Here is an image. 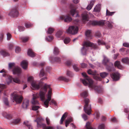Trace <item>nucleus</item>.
I'll use <instances>...</instances> for the list:
<instances>
[{
    "mask_svg": "<svg viewBox=\"0 0 129 129\" xmlns=\"http://www.w3.org/2000/svg\"><path fill=\"white\" fill-rule=\"evenodd\" d=\"M50 85L45 84L40 89L39 96L41 100L44 102V106L47 108L49 104L50 105H56V102L53 99L51 100L52 89Z\"/></svg>",
    "mask_w": 129,
    "mask_h": 129,
    "instance_id": "1",
    "label": "nucleus"
},
{
    "mask_svg": "<svg viewBox=\"0 0 129 129\" xmlns=\"http://www.w3.org/2000/svg\"><path fill=\"white\" fill-rule=\"evenodd\" d=\"M82 74L83 77L85 78L83 79H80V80L84 85H88L89 87L94 88L95 91L98 93L102 92V88L100 86H94L93 84V81L88 76L86 73L83 72L82 73Z\"/></svg>",
    "mask_w": 129,
    "mask_h": 129,
    "instance_id": "2",
    "label": "nucleus"
},
{
    "mask_svg": "<svg viewBox=\"0 0 129 129\" xmlns=\"http://www.w3.org/2000/svg\"><path fill=\"white\" fill-rule=\"evenodd\" d=\"M80 95L82 97L85 99L84 101L85 105L84 107V110L85 113L88 115H90L91 113V108L90 105H88L89 100L88 99L86 98L88 95L87 91H84L80 94Z\"/></svg>",
    "mask_w": 129,
    "mask_h": 129,
    "instance_id": "3",
    "label": "nucleus"
},
{
    "mask_svg": "<svg viewBox=\"0 0 129 129\" xmlns=\"http://www.w3.org/2000/svg\"><path fill=\"white\" fill-rule=\"evenodd\" d=\"M88 47H91L92 48L95 49L98 48L97 45L89 41L84 42L83 44V48L81 49L82 53L84 55H86Z\"/></svg>",
    "mask_w": 129,
    "mask_h": 129,
    "instance_id": "4",
    "label": "nucleus"
},
{
    "mask_svg": "<svg viewBox=\"0 0 129 129\" xmlns=\"http://www.w3.org/2000/svg\"><path fill=\"white\" fill-rule=\"evenodd\" d=\"M104 59L103 63L104 65L106 66L107 69L109 71H113L114 70L113 64L112 63L110 62L109 59L105 55L103 56Z\"/></svg>",
    "mask_w": 129,
    "mask_h": 129,
    "instance_id": "5",
    "label": "nucleus"
},
{
    "mask_svg": "<svg viewBox=\"0 0 129 129\" xmlns=\"http://www.w3.org/2000/svg\"><path fill=\"white\" fill-rule=\"evenodd\" d=\"M27 81L31 82V85L33 89H38L39 88V82L38 81H34V77L33 76L29 77L27 79Z\"/></svg>",
    "mask_w": 129,
    "mask_h": 129,
    "instance_id": "6",
    "label": "nucleus"
},
{
    "mask_svg": "<svg viewBox=\"0 0 129 129\" xmlns=\"http://www.w3.org/2000/svg\"><path fill=\"white\" fill-rule=\"evenodd\" d=\"M11 96L17 104L20 103L23 99V97L18 94L17 92H14L12 93L11 95Z\"/></svg>",
    "mask_w": 129,
    "mask_h": 129,
    "instance_id": "7",
    "label": "nucleus"
},
{
    "mask_svg": "<svg viewBox=\"0 0 129 129\" xmlns=\"http://www.w3.org/2000/svg\"><path fill=\"white\" fill-rule=\"evenodd\" d=\"M78 28L77 26H71L67 30L66 32L68 34H75L77 33Z\"/></svg>",
    "mask_w": 129,
    "mask_h": 129,
    "instance_id": "8",
    "label": "nucleus"
},
{
    "mask_svg": "<svg viewBox=\"0 0 129 129\" xmlns=\"http://www.w3.org/2000/svg\"><path fill=\"white\" fill-rule=\"evenodd\" d=\"M8 81H7V84H9L13 81L16 83H20V80L18 78H13L12 76H9L8 77Z\"/></svg>",
    "mask_w": 129,
    "mask_h": 129,
    "instance_id": "9",
    "label": "nucleus"
},
{
    "mask_svg": "<svg viewBox=\"0 0 129 129\" xmlns=\"http://www.w3.org/2000/svg\"><path fill=\"white\" fill-rule=\"evenodd\" d=\"M18 12L17 8L13 9L9 14V15L13 17H16L18 16Z\"/></svg>",
    "mask_w": 129,
    "mask_h": 129,
    "instance_id": "10",
    "label": "nucleus"
},
{
    "mask_svg": "<svg viewBox=\"0 0 129 129\" xmlns=\"http://www.w3.org/2000/svg\"><path fill=\"white\" fill-rule=\"evenodd\" d=\"M105 21L104 20H101L100 21H93L91 22L92 25L99 26L105 25Z\"/></svg>",
    "mask_w": 129,
    "mask_h": 129,
    "instance_id": "11",
    "label": "nucleus"
},
{
    "mask_svg": "<svg viewBox=\"0 0 129 129\" xmlns=\"http://www.w3.org/2000/svg\"><path fill=\"white\" fill-rule=\"evenodd\" d=\"M39 94L37 93L35 94H33V99L31 101L32 104L33 105H38L39 104V103L38 101H37L36 99L39 97Z\"/></svg>",
    "mask_w": 129,
    "mask_h": 129,
    "instance_id": "12",
    "label": "nucleus"
},
{
    "mask_svg": "<svg viewBox=\"0 0 129 129\" xmlns=\"http://www.w3.org/2000/svg\"><path fill=\"white\" fill-rule=\"evenodd\" d=\"M70 8L71 9V10L70 11V13L71 15L72 16H74V15L76 13L77 15L76 17L79 16L78 14L77 13V12L76 11V9H75V6L73 4H71L70 6Z\"/></svg>",
    "mask_w": 129,
    "mask_h": 129,
    "instance_id": "13",
    "label": "nucleus"
},
{
    "mask_svg": "<svg viewBox=\"0 0 129 129\" xmlns=\"http://www.w3.org/2000/svg\"><path fill=\"white\" fill-rule=\"evenodd\" d=\"M41 120L39 118H37L35 120V121L37 123V125L38 128H44L46 127V124L41 123Z\"/></svg>",
    "mask_w": 129,
    "mask_h": 129,
    "instance_id": "14",
    "label": "nucleus"
},
{
    "mask_svg": "<svg viewBox=\"0 0 129 129\" xmlns=\"http://www.w3.org/2000/svg\"><path fill=\"white\" fill-rule=\"evenodd\" d=\"M60 19L62 20L64 19V21L66 22H69L72 20V18L70 17L69 15L66 16H62L60 17Z\"/></svg>",
    "mask_w": 129,
    "mask_h": 129,
    "instance_id": "15",
    "label": "nucleus"
},
{
    "mask_svg": "<svg viewBox=\"0 0 129 129\" xmlns=\"http://www.w3.org/2000/svg\"><path fill=\"white\" fill-rule=\"evenodd\" d=\"M13 73L14 74H17L19 75L21 72V68L18 66L15 67L13 70Z\"/></svg>",
    "mask_w": 129,
    "mask_h": 129,
    "instance_id": "16",
    "label": "nucleus"
},
{
    "mask_svg": "<svg viewBox=\"0 0 129 129\" xmlns=\"http://www.w3.org/2000/svg\"><path fill=\"white\" fill-rule=\"evenodd\" d=\"M111 77L114 81H117L120 78V75L117 73H115L111 75Z\"/></svg>",
    "mask_w": 129,
    "mask_h": 129,
    "instance_id": "17",
    "label": "nucleus"
},
{
    "mask_svg": "<svg viewBox=\"0 0 129 129\" xmlns=\"http://www.w3.org/2000/svg\"><path fill=\"white\" fill-rule=\"evenodd\" d=\"M85 35L86 38L88 39H91L92 38V35L91 30H87L85 33Z\"/></svg>",
    "mask_w": 129,
    "mask_h": 129,
    "instance_id": "18",
    "label": "nucleus"
},
{
    "mask_svg": "<svg viewBox=\"0 0 129 129\" xmlns=\"http://www.w3.org/2000/svg\"><path fill=\"white\" fill-rule=\"evenodd\" d=\"M29 101L28 100H24L22 104L23 108L24 109H26L29 105Z\"/></svg>",
    "mask_w": 129,
    "mask_h": 129,
    "instance_id": "19",
    "label": "nucleus"
},
{
    "mask_svg": "<svg viewBox=\"0 0 129 129\" xmlns=\"http://www.w3.org/2000/svg\"><path fill=\"white\" fill-rule=\"evenodd\" d=\"M28 65V62L26 60H23L21 63V66L24 69H25L27 68Z\"/></svg>",
    "mask_w": 129,
    "mask_h": 129,
    "instance_id": "20",
    "label": "nucleus"
},
{
    "mask_svg": "<svg viewBox=\"0 0 129 129\" xmlns=\"http://www.w3.org/2000/svg\"><path fill=\"white\" fill-rule=\"evenodd\" d=\"M105 26H107L108 28L111 29L113 27V23L112 22L107 21L105 22Z\"/></svg>",
    "mask_w": 129,
    "mask_h": 129,
    "instance_id": "21",
    "label": "nucleus"
},
{
    "mask_svg": "<svg viewBox=\"0 0 129 129\" xmlns=\"http://www.w3.org/2000/svg\"><path fill=\"white\" fill-rule=\"evenodd\" d=\"M88 14L86 13L82 14V20L85 21H88Z\"/></svg>",
    "mask_w": 129,
    "mask_h": 129,
    "instance_id": "22",
    "label": "nucleus"
},
{
    "mask_svg": "<svg viewBox=\"0 0 129 129\" xmlns=\"http://www.w3.org/2000/svg\"><path fill=\"white\" fill-rule=\"evenodd\" d=\"M28 55L32 57H34L35 56V53L33 52L32 49H29L27 52Z\"/></svg>",
    "mask_w": 129,
    "mask_h": 129,
    "instance_id": "23",
    "label": "nucleus"
},
{
    "mask_svg": "<svg viewBox=\"0 0 129 129\" xmlns=\"http://www.w3.org/2000/svg\"><path fill=\"white\" fill-rule=\"evenodd\" d=\"M2 115L4 117L8 119H10L12 117V116L11 115L8 114L6 112H5L3 113Z\"/></svg>",
    "mask_w": 129,
    "mask_h": 129,
    "instance_id": "24",
    "label": "nucleus"
},
{
    "mask_svg": "<svg viewBox=\"0 0 129 129\" xmlns=\"http://www.w3.org/2000/svg\"><path fill=\"white\" fill-rule=\"evenodd\" d=\"M73 121V119L72 117H71L68 118L65 122L66 126L67 127L69 125V124Z\"/></svg>",
    "mask_w": 129,
    "mask_h": 129,
    "instance_id": "25",
    "label": "nucleus"
},
{
    "mask_svg": "<svg viewBox=\"0 0 129 129\" xmlns=\"http://www.w3.org/2000/svg\"><path fill=\"white\" fill-rule=\"evenodd\" d=\"M114 66L115 67H117L120 69H121L122 68V66L120 64V62L119 61H117L115 62Z\"/></svg>",
    "mask_w": 129,
    "mask_h": 129,
    "instance_id": "26",
    "label": "nucleus"
},
{
    "mask_svg": "<svg viewBox=\"0 0 129 129\" xmlns=\"http://www.w3.org/2000/svg\"><path fill=\"white\" fill-rule=\"evenodd\" d=\"M68 113L67 112H65L62 116L60 120V124H62L64 119H66L67 117Z\"/></svg>",
    "mask_w": 129,
    "mask_h": 129,
    "instance_id": "27",
    "label": "nucleus"
},
{
    "mask_svg": "<svg viewBox=\"0 0 129 129\" xmlns=\"http://www.w3.org/2000/svg\"><path fill=\"white\" fill-rule=\"evenodd\" d=\"M53 58L52 57H50L49 58V59L51 60V61L52 62L54 61L59 62L61 60L60 58L58 57H56L54 58V61L53 60Z\"/></svg>",
    "mask_w": 129,
    "mask_h": 129,
    "instance_id": "28",
    "label": "nucleus"
},
{
    "mask_svg": "<svg viewBox=\"0 0 129 129\" xmlns=\"http://www.w3.org/2000/svg\"><path fill=\"white\" fill-rule=\"evenodd\" d=\"M0 53L4 57L9 55V54L6 51L4 50H2L0 51Z\"/></svg>",
    "mask_w": 129,
    "mask_h": 129,
    "instance_id": "29",
    "label": "nucleus"
},
{
    "mask_svg": "<svg viewBox=\"0 0 129 129\" xmlns=\"http://www.w3.org/2000/svg\"><path fill=\"white\" fill-rule=\"evenodd\" d=\"M101 5L98 4L96 5L94 8V11L95 12H98L100 11V10Z\"/></svg>",
    "mask_w": 129,
    "mask_h": 129,
    "instance_id": "30",
    "label": "nucleus"
},
{
    "mask_svg": "<svg viewBox=\"0 0 129 129\" xmlns=\"http://www.w3.org/2000/svg\"><path fill=\"white\" fill-rule=\"evenodd\" d=\"M87 73L89 74L94 76L96 75L97 74L96 72L95 71H93L90 69H89L87 71Z\"/></svg>",
    "mask_w": 129,
    "mask_h": 129,
    "instance_id": "31",
    "label": "nucleus"
},
{
    "mask_svg": "<svg viewBox=\"0 0 129 129\" xmlns=\"http://www.w3.org/2000/svg\"><path fill=\"white\" fill-rule=\"evenodd\" d=\"M109 74V73L106 72H103L100 73V75L101 77L104 78L107 77Z\"/></svg>",
    "mask_w": 129,
    "mask_h": 129,
    "instance_id": "32",
    "label": "nucleus"
},
{
    "mask_svg": "<svg viewBox=\"0 0 129 129\" xmlns=\"http://www.w3.org/2000/svg\"><path fill=\"white\" fill-rule=\"evenodd\" d=\"M20 39L23 42H25L29 39V38L28 37H21L20 38Z\"/></svg>",
    "mask_w": 129,
    "mask_h": 129,
    "instance_id": "33",
    "label": "nucleus"
},
{
    "mask_svg": "<svg viewBox=\"0 0 129 129\" xmlns=\"http://www.w3.org/2000/svg\"><path fill=\"white\" fill-rule=\"evenodd\" d=\"M122 61L123 63L129 64V59L127 57L122 58Z\"/></svg>",
    "mask_w": 129,
    "mask_h": 129,
    "instance_id": "34",
    "label": "nucleus"
},
{
    "mask_svg": "<svg viewBox=\"0 0 129 129\" xmlns=\"http://www.w3.org/2000/svg\"><path fill=\"white\" fill-rule=\"evenodd\" d=\"M23 124L27 126L28 129H33L32 128L31 125L29 124L28 121H24L23 122Z\"/></svg>",
    "mask_w": 129,
    "mask_h": 129,
    "instance_id": "35",
    "label": "nucleus"
},
{
    "mask_svg": "<svg viewBox=\"0 0 129 129\" xmlns=\"http://www.w3.org/2000/svg\"><path fill=\"white\" fill-rule=\"evenodd\" d=\"M46 74L45 73L43 69H42L40 71L39 74V76L40 77H42L44 76H46Z\"/></svg>",
    "mask_w": 129,
    "mask_h": 129,
    "instance_id": "36",
    "label": "nucleus"
},
{
    "mask_svg": "<svg viewBox=\"0 0 129 129\" xmlns=\"http://www.w3.org/2000/svg\"><path fill=\"white\" fill-rule=\"evenodd\" d=\"M115 13V12H110L108 9L106 10V15L108 16H112L114 15Z\"/></svg>",
    "mask_w": 129,
    "mask_h": 129,
    "instance_id": "37",
    "label": "nucleus"
},
{
    "mask_svg": "<svg viewBox=\"0 0 129 129\" xmlns=\"http://www.w3.org/2000/svg\"><path fill=\"white\" fill-rule=\"evenodd\" d=\"M63 32L62 30H59L58 31L56 34V36L58 38L60 37Z\"/></svg>",
    "mask_w": 129,
    "mask_h": 129,
    "instance_id": "38",
    "label": "nucleus"
},
{
    "mask_svg": "<svg viewBox=\"0 0 129 129\" xmlns=\"http://www.w3.org/2000/svg\"><path fill=\"white\" fill-rule=\"evenodd\" d=\"M54 30V29L53 28L50 27L48 28L47 32L48 34H51L53 33Z\"/></svg>",
    "mask_w": 129,
    "mask_h": 129,
    "instance_id": "39",
    "label": "nucleus"
},
{
    "mask_svg": "<svg viewBox=\"0 0 129 129\" xmlns=\"http://www.w3.org/2000/svg\"><path fill=\"white\" fill-rule=\"evenodd\" d=\"M86 126L87 129H95L91 126L90 123L89 122L86 123Z\"/></svg>",
    "mask_w": 129,
    "mask_h": 129,
    "instance_id": "40",
    "label": "nucleus"
},
{
    "mask_svg": "<svg viewBox=\"0 0 129 129\" xmlns=\"http://www.w3.org/2000/svg\"><path fill=\"white\" fill-rule=\"evenodd\" d=\"M59 51L58 48L56 47H55L53 51V53L55 55L58 54L59 53Z\"/></svg>",
    "mask_w": 129,
    "mask_h": 129,
    "instance_id": "41",
    "label": "nucleus"
},
{
    "mask_svg": "<svg viewBox=\"0 0 129 129\" xmlns=\"http://www.w3.org/2000/svg\"><path fill=\"white\" fill-rule=\"evenodd\" d=\"M58 80H59L64 81H65L68 82V80L65 77L61 76L59 77L58 78Z\"/></svg>",
    "mask_w": 129,
    "mask_h": 129,
    "instance_id": "42",
    "label": "nucleus"
},
{
    "mask_svg": "<svg viewBox=\"0 0 129 129\" xmlns=\"http://www.w3.org/2000/svg\"><path fill=\"white\" fill-rule=\"evenodd\" d=\"M33 24L30 22H26L25 23V25L26 27L27 28H29L32 26Z\"/></svg>",
    "mask_w": 129,
    "mask_h": 129,
    "instance_id": "43",
    "label": "nucleus"
},
{
    "mask_svg": "<svg viewBox=\"0 0 129 129\" xmlns=\"http://www.w3.org/2000/svg\"><path fill=\"white\" fill-rule=\"evenodd\" d=\"M3 101L5 104L6 106L9 107V103L8 100L7 98H5L3 100Z\"/></svg>",
    "mask_w": 129,
    "mask_h": 129,
    "instance_id": "44",
    "label": "nucleus"
},
{
    "mask_svg": "<svg viewBox=\"0 0 129 129\" xmlns=\"http://www.w3.org/2000/svg\"><path fill=\"white\" fill-rule=\"evenodd\" d=\"M70 41V38L68 37H66L65 38L64 40V43L67 44L69 43Z\"/></svg>",
    "mask_w": 129,
    "mask_h": 129,
    "instance_id": "45",
    "label": "nucleus"
},
{
    "mask_svg": "<svg viewBox=\"0 0 129 129\" xmlns=\"http://www.w3.org/2000/svg\"><path fill=\"white\" fill-rule=\"evenodd\" d=\"M53 37L52 36H48L46 38V40L48 41H51L53 39Z\"/></svg>",
    "mask_w": 129,
    "mask_h": 129,
    "instance_id": "46",
    "label": "nucleus"
},
{
    "mask_svg": "<svg viewBox=\"0 0 129 129\" xmlns=\"http://www.w3.org/2000/svg\"><path fill=\"white\" fill-rule=\"evenodd\" d=\"M97 42L99 45H103L105 44V43L104 41L101 40H98Z\"/></svg>",
    "mask_w": 129,
    "mask_h": 129,
    "instance_id": "47",
    "label": "nucleus"
},
{
    "mask_svg": "<svg viewBox=\"0 0 129 129\" xmlns=\"http://www.w3.org/2000/svg\"><path fill=\"white\" fill-rule=\"evenodd\" d=\"M15 63H10L9 64V69H11L12 68L15 66Z\"/></svg>",
    "mask_w": 129,
    "mask_h": 129,
    "instance_id": "48",
    "label": "nucleus"
},
{
    "mask_svg": "<svg viewBox=\"0 0 129 129\" xmlns=\"http://www.w3.org/2000/svg\"><path fill=\"white\" fill-rule=\"evenodd\" d=\"M40 108L39 106H33L32 107V109L33 110L36 111Z\"/></svg>",
    "mask_w": 129,
    "mask_h": 129,
    "instance_id": "49",
    "label": "nucleus"
},
{
    "mask_svg": "<svg viewBox=\"0 0 129 129\" xmlns=\"http://www.w3.org/2000/svg\"><path fill=\"white\" fill-rule=\"evenodd\" d=\"M105 125L104 124H100L98 126V129H104Z\"/></svg>",
    "mask_w": 129,
    "mask_h": 129,
    "instance_id": "50",
    "label": "nucleus"
},
{
    "mask_svg": "<svg viewBox=\"0 0 129 129\" xmlns=\"http://www.w3.org/2000/svg\"><path fill=\"white\" fill-rule=\"evenodd\" d=\"M20 121V119H16L14 120L13 123L14 124H16L19 123Z\"/></svg>",
    "mask_w": 129,
    "mask_h": 129,
    "instance_id": "51",
    "label": "nucleus"
},
{
    "mask_svg": "<svg viewBox=\"0 0 129 129\" xmlns=\"http://www.w3.org/2000/svg\"><path fill=\"white\" fill-rule=\"evenodd\" d=\"M21 51L20 48L18 46H16L15 49V52L16 53H19Z\"/></svg>",
    "mask_w": 129,
    "mask_h": 129,
    "instance_id": "52",
    "label": "nucleus"
},
{
    "mask_svg": "<svg viewBox=\"0 0 129 129\" xmlns=\"http://www.w3.org/2000/svg\"><path fill=\"white\" fill-rule=\"evenodd\" d=\"M73 68L74 70L76 72L79 71V69L77 67V65H74L73 66Z\"/></svg>",
    "mask_w": 129,
    "mask_h": 129,
    "instance_id": "53",
    "label": "nucleus"
},
{
    "mask_svg": "<svg viewBox=\"0 0 129 129\" xmlns=\"http://www.w3.org/2000/svg\"><path fill=\"white\" fill-rule=\"evenodd\" d=\"M18 28L19 30L20 31H24L25 29L24 27L22 26H19Z\"/></svg>",
    "mask_w": 129,
    "mask_h": 129,
    "instance_id": "54",
    "label": "nucleus"
},
{
    "mask_svg": "<svg viewBox=\"0 0 129 129\" xmlns=\"http://www.w3.org/2000/svg\"><path fill=\"white\" fill-rule=\"evenodd\" d=\"M46 120L47 124L48 125H49L50 124V122L49 119L47 117L46 118Z\"/></svg>",
    "mask_w": 129,
    "mask_h": 129,
    "instance_id": "55",
    "label": "nucleus"
},
{
    "mask_svg": "<svg viewBox=\"0 0 129 129\" xmlns=\"http://www.w3.org/2000/svg\"><path fill=\"white\" fill-rule=\"evenodd\" d=\"M7 40H9L11 37V34L9 33H8L7 34Z\"/></svg>",
    "mask_w": 129,
    "mask_h": 129,
    "instance_id": "56",
    "label": "nucleus"
},
{
    "mask_svg": "<svg viewBox=\"0 0 129 129\" xmlns=\"http://www.w3.org/2000/svg\"><path fill=\"white\" fill-rule=\"evenodd\" d=\"M95 36L98 38H100L101 36V34L98 31L95 33Z\"/></svg>",
    "mask_w": 129,
    "mask_h": 129,
    "instance_id": "57",
    "label": "nucleus"
},
{
    "mask_svg": "<svg viewBox=\"0 0 129 129\" xmlns=\"http://www.w3.org/2000/svg\"><path fill=\"white\" fill-rule=\"evenodd\" d=\"M123 45L125 47H129V43H124L123 44Z\"/></svg>",
    "mask_w": 129,
    "mask_h": 129,
    "instance_id": "58",
    "label": "nucleus"
},
{
    "mask_svg": "<svg viewBox=\"0 0 129 129\" xmlns=\"http://www.w3.org/2000/svg\"><path fill=\"white\" fill-rule=\"evenodd\" d=\"M6 85L4 84H0V88L4 89L6 88Z\"/></svg>",
    "mask_w": 129,
    "mask_h": 129,
    "instance_id": "59",
    "label": "nucleus"
},
{
    "mask_svg": "<svg viewBox=\"0 0 129 129\" xmlns=\"http://www.w3.org/2000/svg\"><path fill=\"white\" fill-rule=\"evenodd\" d=\"M95 2V0H92L90 1L89 5L91 6H92V7L93 6V5L94 4Z\"/></svg>",
    "mask_w": 129,
    "mask_h": 129,
    "instance_id": "60",
    "label": "nucleus"
},
{
    "mask_svg": "<svg viewBox=\"0 0 129 129\" xmlns=\"http://www.w3.org/2000/svg\"><path fill=\"white\" fill-rule=\"evenodd\" d=\"M71 62L70 61H67L66 62V64L68 66H69L71 64Z\"/></svg>",
    "mask_w": 129,
    "mask_h": 129,
    "instance_id": "61",
    "label": "nucleus"
},
{
    "mask_svg": "<svg viewBox=\"0 0 129 129\" xmlns=\"http://www.w3.org/2000/svg\"><path fill=\"white\" fill-rule=\"evenodd\" d=\"M92 7V6H91L89 4L87 6V7L86 8V9L87 10L89 11L91 9Z\"/></svg>",
    "mask_w": 129,
    "mask_h": 129,
    "instance_id": "62",
    "label": "nucleus"
},
{
    "mask_svg": "<svg viewBox=\"0 0 129 129\" xmlns=\"http://www.w3.org/2000/svg\"><path fill=\"white\" fill-rule=\"evenodd\" d=\"M82 117L85 120L87 119V116L85 114H84L82 115Z\"/></svg>",
    "mask_w": 129,
    "mask_h": 129,
    "instance_id": "63",
    "label": "nucleus"
},
{
    "mask_svg": "<svg viewBox=\"0 0 129 129\" xmlns=\"http://www.w3.org/2000/svg\"><path fill=\"white\" fill-rule=\"evenodd\" d=\"M81 65L82 67L83 68H85L87 67L86 64L85 63H82Z\"/></svg>",
    "mask_w": 129,
    "mask_h": 129,
    "instance_id": "64",
    "label": "nucleus"
}]
</instances>
